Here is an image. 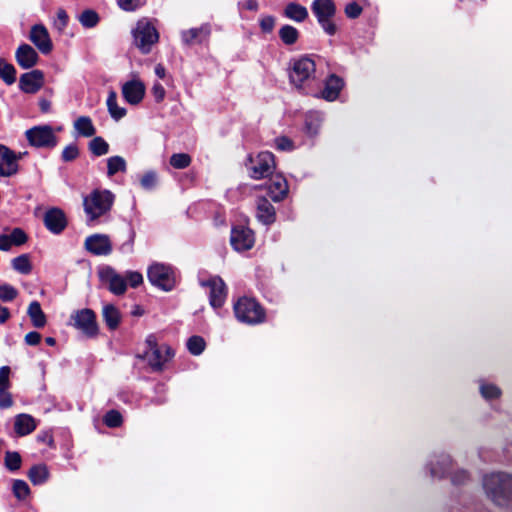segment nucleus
<instances>
[{"instance_id": "obj_22", "label": "nucleus", "mask_w": 512, "mask_h": 512, "mask_svg": "<svg viewBox=\"0 0 512 512\" xmlns=\"http://www.w3.org/2000/svg\"><path fill=\"white\" fill-rule=\"evenodd\" d=\"M256 217L264 225H271L276 220L274 206L265 197H258L256 200Z\"/></svg>"}, {"instance_id": "obj_59", "label": "nucleus", "mask_w": 512, "mask_h": 512, "mask_svg": "<svg viewBox=\"0 0 512 512\" xmlns=\"http://www.w3.org/2000/svg\"><path fill=\"white\" fill-rule=\"evenodd\" d=\"M9 374L10 368L3 366L0 368V388H9Z\"/></svg>"}, {"instance_id": "obj_35", "label": "nucleus", "mask_w": 512, "mask_h": 512, "mask_svg": "<svg viewBox=\"0 0 512 512\" xmlns=\"http://www.w3.org/2000/svg\"><path fill=\"white\" fill-rule=\"evenodd\" d=\"M127 163L122 156H112L107 159V176L112 177L118 172H126Z\"/></svg>"}, {"instance_id": "obj_6", "label": "nucleus", "mask_w": 512, "mask_h": 512, "mask_svg": "<svg viewBox=\"0 0 512 512\" xmlns=\"http://www.w3.org/2000/svg\"><path fill=\"white\" fill-rule=\"evenodd\" d=\"M147 277L150 283L164 291H170L174 288L176 278L172 267L161 264H152L147 271Z\"/></svg>"}, {"instance_id": "obj_42", "label": "nucleus", "mask_w": 512, "mask_h": 512, "mask_svg": "<svg viewBox=\"0 0 512 512\" xmlns=\"http://www.w3.org/2000/svg\"><path fill=\"white\" fill-rule=\"evenodd\" d=\"M206 343L201 336H192L187 341V348L193 355H200L205 349Z\"/></svg>"}, {"instance_id": "obj_33", "label": "nucleus", "mask_w": 512, "mask_h": 512, "mask_svg": "<svg viewBox=\"0 0 512 512\" xmlns=\"http://www.w3.org/2000/svg\"><path fill=\"white\" fill-rule=\"evenodd\" d=\"M107 108H108V111H109L111 117L116 121L123 118L127 113L125 108L118 106L117 93L114 90H111L108 94Z\"/></svg>"}, {"instance_id": "obj_25", "label": "nucleus", "mask_w": 512, "mask_h": 512, "mask_svg": "<svg viewBox=\"0 0 512 512\" xmlns=\"http://www.w3.org/2000/svg\"><path fill=\"white\" fill-rule=\"evenodd\" d=\"M343 80L335 74H331L325 81L324 89L321 92V97L327 101H334L338 98L341 89L343 88Z\"/></svg>"}, {"instance_id": "obj_45", "label": "nucleus", "mask_w": 512, "mask_h": 512, "mask_svg": "<svg viewBox=\"0 0 512 512\" xmlns=\"http://www.w3.org/2000/svg\"><path fill=\"white\" fill-rule=\"evenodd\" d=\"M18 296V291L10 284L0 285V300L3 302H11Z\"/></svg>"}, {"instance_id": "obj_47", "label": "nucleus", "mask_w": 512, "mask_h": 512, "mask_svg": "<svg viewBox=\"0 0 512 512\" xmlns=\"http://www.w3.org/2000/svg\"><path fill=\"white\" fill-rule=\"evenodd\" d=\"M79 156V148L76 144L72 143L67 145L61 154V159L64 162H71L77 159Z\"/></svg>"}, {"instance_id": "obj_56", "label": "nucleus", "mask_w": 512, "mask_h": 512, "mask_svg": "<svg viewBox=\"0 0 512 512\" xmlns=\"http://www.w3.org/2000/svg\"><path fill=\"white\" fill-rule=\"evenodd\" d=\"M68 15L64 9H59L57 11V19L55 21V27L61 31L63 30L67 24H68Z\"/></svg>"}, {"instance_id": "obj_17", "label": "nucleus", "mask_w": 512, "mask_h": 512, "mask_svg": "<svg viewBox=\"0 0 512 512\" xmlns=\"http://www.w3.org/2000/svg\"><path fill=\"white\" fill-rule=\"evenodd\" d=\"M18 157L14 151L0 144V176L10 177L18 172Z\"/></svg>"}, {"instance_id": "obj_53", "label": "nucleus", "mask_w": 512, "mask_h": 512, "mask_svg": "<svg viewBox=\"0 0 512 512\" xmlns=\"http://www.w3.org/2000/svg\"><path fill=\"white\" fill-rule=\"evenodd\" d=\"M260 28L264 33H271L275 27V18L273 16H264L260 19Z\"/></svg>"}, {"instance_id": "obj_10", "label": "nucleus", "mask_w": 512, "mask_h": 512, "mask_svg": "<svg viewBox=\"0 0 512 512\" xmlns=\"http://www.w3.org/2000/svg\"><path fill=\"white\" fill-rule=\"evenodd\" d=\"M314 73V61L309 57H302L293 63L289 77L293 85L297 88H301L302 85L314 75Z\"/></svg>"}, {"instance_id": "obj_38", "label": "nucleus", "mask_w": 512, "mask_h": 512, "mask_svg": "<svg viewBox=\"0 0 512 512\" xmlns=\"http://www.w3.org/2000/svg\"><path fill=\"white\" fill-rule=\"evenodd\" d=\"M89 150L94 156L100 157L109 152V144L100 136L94 137L89 142Z\"/></svg>"}, {"instance_id": "obj_63", "label": "nucleus", "mask_w": 512, "mask_h": 512, "mask_svg": "<svg viewBox=\"0 0 512 512\" xmlns=\"http://www.w3.org/2000/svg\"><path fill=\"white\" fill-rule=\"evenodd\" d=\"M37 440L39 442H43L48 445H52V443H53V437L49 432H42V433L38 434Z\"/></svg>"}, {"instance_id": "obj_5", "label": "nucleus", "mask_w": 512, "mask_h": 512, "mask_svg": "<svg viewBox=\"0 0 512 512\" xmlns=\"http://www.w3.org/2000/svg\"><path fill=\"white\" fill-rule=\"evenodd\" d=\"M134 44L143 53L148 54L152 46L158 42L159 34L155 26L147 19L137 22L133 30Z\"/></svg>"}, {"instance_id": "obj_24", "label": "nucleus", "mask_w": 512, "mask_h": 512, "mask_svg": "<svg viewBox=\"0 0 512 512\" xmlns=\"http://www.w3.org/2000/svg\"><path fill=\"white\" fill-rule=\"evenodd\" d=\"M288 193V183L286 179L281 175H275L269 180L267 186V194L275 201L279 202L283 200Z\"/></svg>"}, {"instance_id": "obj_11", "label": "nucleus", "mask_w": 512, "mask_h": 512, "mask_svg": "<svg viewBox=\"0 0 512 512\" xmlns=\"http://www.w3.org/2000/svg\"><path fill=\"white\" fill-rule=\"evenodd\" d=\"M84 248L93 255L107 256L112 252V243L106 234H93L85 239Z\"/></svg>"}, {"instance_id": "obj_1", "label": "nucleus", "mask_w": 512, "mask_h": 512, "mask_svg": "<svg viewBox=\"0 0 512 512\" xmlns=\"http://www.w3.org/2000/svg\"><path fill=\"white\" fill-rule=\"evenodd\" d=\"M483 487L487 496L499 506L507 505L512 499V476L506 473H491L484 477Z\"/></svg>"}, {"instance_id": "obj_26", "label": "nucleus", "mask_w": 512, "mask_h": 512, "mask_svg": "<svg viewBox=\"0 0 512 512\" xmlns=\"http://www.w3.org/2000/svg\"><path fill=\"white\" fill-rule=\"evenodd\" d=\"M36 421L29 414H19L15 417L14 429L19 436H25L36 429Z\"/></svg>"}, {"instance_id": "obj_46", "label": "nucleus", "mask_w": 512, "mask_h": 512, "mask_svg": "<svg viewBox=\"0 0 512 512\" xmlns=\"http://www.w3.org/2000/svg\"><path fill=\"white\" fill-rule=\"evenodd\" d=\"M141 187L145 190H152L157 185V174L154 171H148L146 172L141 180H140Z\"/></svg>"}, {"instance_id": "obj_13", "label": "nucleus", "mask_w": 512, "mask_h": 512, "mask_svg": "<svg viewBox=\"0 0 512 512\" xmlns=\"http://www.w3.org/2000/svg\"><path fill=\"white\" fill-rule=\"evenodd\" d=\"M103 282L108 284L110 292L115 295H122L127 289V282L124 276L118 274L112 267H105L99 272Z\"/></svg>"}, {"instance_id": "obj_9", "label": "nucleus", "mask_w": 512, "mask_h": 512, "mask_svg": "<svg viewBox=\"0 0 512 512\" xmlns=\"http://www.w3.org/2000/svg\"><path fill=\"white\" fill-rule=\"evenodd\" d=\"M250 175L254 179L270 176L275 169L274 156L270 152H261L255 158H249L247 165Z\"/></svg>"}, {"instance_id": "obj_2", "label": "nucleus", "mask_w": 512, "mask_h": 512, "mask_svg": "<svg viewBox=\"0 0 512 512\" xmlns=\"http://www.w3.org/2000/svg\"><path fill=\"white\" fill-rule=\"evenodd\" d=\"M114 202V194L109 190H93L88 196L84 197V211L89 217V221H94L110 211Z\"/></svg>"}, {"instance_id": "obj_36", "label": "nucleus", "mask_w": 512, "mask_h": 512, "mask_svg": "<svg viewBox=\"0 0 512 512\" xmlns=\"http://www.w3.org/2000/svg\"><path fill=\"white\" fill-rule=\"evenodd\" d=\"M299 31L291 25H283L279 29V37L285 45H293L298 41Z\"/></svg>"}, {"instance_id": "obj_21", "label": "nucleus", "mask_w": 512, "mask_h": 512, "mask_svg": "<svg viewBox=\"0 0 512 512\" xmlns=\"http://www.w3.org/2000/svg\"><path fill=\"white\" fill-rule=\"evenodd\" d=\"M15 58L18 65L23 69H30L34 67L39 60V56L35 49L28 44H21L17 48Z\"/></svg>"}, {"instance_id": "obj_58", "label": "nucleus", "mask_w": 512, "mask_h": 512, "mask_svg": "<svg viewBox=\"0 0 512 512\" xmlns=\"http://www.w3.org/2000/svg\"><path fill=\"white\" fill-rule=\"evenodd\" d=\"M151 91L156 102L159 103L164 100L166 91L162 84H160L159 82L154 83Z\"/></svg>"}, {"instance_id": "obj_30", "label": "nucleus", "mask_w": 512, "mask_h": 512, "mask_svg": "<svg viewBox=\"0 0 512 512\" xmlns=\"http://www.w3.org/2000/svg\"><path fill=\"white\" fill-rule=\"evenodd\" d=\"M103 319L110 330H115L121 321L119 310L112 304H107L103 307Z\"/></svg>"}, {"instance_id": "obj_50", "label": "nucleus", "mask_w": 512, "mask_h": 512, "mask_svg": "<svg viewBox=\"0 0 512 512\" xmlns=\"http://www.w3.org/2000/svg\"><path fill=\"white\" fill-rule=\"evenodd\" d=\"M274 142L275 147L280 151H292L294 149L293 141L286 136L277 137Z\"/></svg>"}, {"instance_id": "obj_28", "label": "nucleus", "mask_w": 512, "mask_h": 512, "mask_svg": "<svg viewBox=\"0 0 512 512\" xmlns=\"http://www.w3.org/2000/svg\"><path fill=\"white\" fill-rule=\"evenodd\" d=\"M284 16L296 22H304L308 17V10L296 2L288 3L283 12Z\"/></svg>"}, {"instance_id": "obj_12", "label": "nucleus", "mask_w": 512, "mask_h": 512, "mask_svg": "<svg viewBox=\"0 0 512 512\" xmlns=\"http://www.w3.org/2000/svg\"><path fill=\"white\" fill-rule=\"evenodd\" d=\"M201 285L210 289L209 301L211 306L213 308H220L227 296L226 285L222 278L214 276L207 281H202Z\"/></svg>"}, {"instance_id": "obj_64", "label": "nucleus", "mask_w": 512, "mask_h": 512, "mask_svg": "<svg viewBox=\"0 0 512 512\" xmlns=\"http://www.w3.org/2000/svg\"><path fill=\"white\" fill-rule=\"evenodd\" d=\"M146 346H147V350L146 351H152L156 348H158V344H157V340H156V337L154 335H149L147 338H146Z\"/></svg>"}, {"instance_id": "obj_29", "label": "nucleus", "mask_w": 512, "mask_h": 512, "mask_svg": "<svg viewBox=\"0 0 512 512\" xmlns=\"http://www.w3.org/2000/svg\"><path fill=\"white\" fill-rule=\"evenodd\" d=\"M27 314L31 319L32 325L36 328H43L46 325V315L41 309L38 301H32L29 304Z\"/></svg>"}, {"instance_id": "obj_23", "label": "nucleus", "mask_w": 512, "mask_h": 512, "mask_svg": "<svg viewBox=\"0 0 512 512\" xmlns=\"http://www.w3.org/2000/svg\"><path fill=\"white\" fill-rule=\"evenodd\" d=\"M211 34V25L209 23L202 24L198 28H191L181 32V38L184 44L192 45L207 40Z\"/></svg>"}, {"instance_id": "obj_31", "label": "nucleus", "mask_w": 512, "mask_h": 512, "mask_svg": "<svg viewBox=\"0 0 512 512\" xmlns=\"http://www.w3.org/2000/svg\"><path fill=\"white\" fill-rule=\"evenodd\" d=\"M27 476L34 485H42L48 480L49 471L46 465L38 464L30 468Z\"/></svg>"}, {"instance_id": "obj_39", "label": "nucleus", "mask_w": 512, "mask_h": 512, "mask_svg": "<svg viewBox=\"0 0 512 512\" xmlns=\"http://www.w3.org/2000/svg\"><path fill=\"white\" fill-rule=\"evenodd\" d=\"M12 267L14 270L21 274H29L32 270V265L27 254H22L12 260Z\"/></svg>"}, {"instance_id": "obj_43", "label": "nucleus", "mask_w": 512, "mask_h": 512, "mask_svg": "<svg viewBox=\"0 0 512 512\" xmlns=\"http://www.w3.org/2000/svg\"><path fill=\"white\" fill-rule=\"evenodd\" d=\"M191 163V157L186 153H175L170 157V165L175 169H184Z\"/></svg>"}, {"instance_id": "obj_62", "label": "nucleus", "mask_w": 512, "mask_h": 512, "mask_svg": "<svg viewBox=\"0 0 512 512\" xmlns=\"http://www.w3.org/2000/svg\"><path fill=\"white\" fill-rule=\"evenodd\" d=\"M467 479L468 474L464 470L458 471L452 476V482L454 484H463Z\"/></svg>"}, {"instance_id": "obj_55", "label": "nucleus", "mask_w": 512, "mask_h": 512, "mask_svg": "<svg viewBox=\"0 0 512 512\" xmlns=\"http://www.w3.org/2000/svg\"><path fill=\"white\" fill-rule=\"evenodd\" d=\"M117 3L125 11H134L141 6L140 0H117Z\"/></svg>"}, {"instance_id": "obj_8", "label": "nucleus", "mask_w": 512, "mask_h": 512, "mask_svg": "<svg viewBox=\"0 0 512 512\" xmlns=\"http://www.w3.org/2000/svg\"><path fill=\"white\" fill-rule=\"evenodd\" d=\"M25 135L29 144L37 148H53L57 144V137L49 125L34 126Z\"/></svg>"}, {"instance_id": "obj_14", "label": "nucleus", "mask_w": 512, "mask_h": 512, "mask_svg": "<svg viewBox=\"0 0 512 512\" xmlns=\"http://www.w3.org/2000/svg\"><path fill=\"white\" fill-rule=\"evenodd\" d=\"M230 242L237 251L249 250L254 244V233L245 226H236L231 231Z\"/></svg>"}, {"instance_id": "obj_27", "label": "nucleus", "mask_w": 512, "mask_h": 512, "mask_svg": "<svg viewBox=\"0 0 512 512\" xmlns=\"http://www.w3.org/2000/svg\"><path fill=\"white\" fill-rule=\"evenodd\" d=\"M452 461L449 455L442 454L437 460L430 462V474L432 477L442 478L450 470Z\"/></svg>"}, {"instance_id": "obj_15", "label": "nucleus", "mask_w": 512, "mask_h": 512, "mask_svg": "<svg viewBox=\"0 0 512 512\" xmlns=\"http://www.w3.org/2000/svg\"><path fill=\"white\" fill-rule=\"evenodd\" d=\"M44 85V73L35 69L22 74L19 78V88L27 94L37 93Z\"/></svg>"}, {"instance_id": "obj_37", "label": "nucleus", "mask_w": 512, "mask_h": 512, "mask_svg": "<svg viewBox=\"0 0 512 512\" xmlns=\"http://www.w3.org/2000/svg\"><path fill=\"white\" fill-rule=\"evenodd\" d=\"M0 78L7 84L12 85L16 81V69L12 64L0 59Z\"/></svg>"}, {"instance_id": "obj_3", "label": "nucleus", "mask_w": 512, "mask_h": 512, "mask_svg": "<svg viewBox=\"0 0 512 512\" xmlns=\"http://www.w3.org/2000/svg\"><path fill=\"white\" fill-rule=\"evenodd\" d=\"M234 314L239 322L248 325L265 321V310L254 298H239L234 304Z\"/></svg>"}, {"instance_id": "obj_16", "label": "nucleus", "mask_w": 512, "mask_h": 512, "mask_svg": "<svg viewBox=\"0 0 512 512\" xmlns=\"http://www.w3.org/2000/svg\"><path fill=\"white\" fill-rule=\"evenodd\" d=\"M29 39L42 54H49L53 49L48 30L42 24L32 26Z\"/></svg>"}, {"instance_id": "obj_41", "label": "nucleus", "mask_w": 512, "mask_h": 512, "mask_svg": "<svg viewBox=\"0 0 512 512\" xmlns=\"http://www.w3.org/2000/svg\"><path fill=\"white\" fill-rule=\"evenodd\" d=\"M22 463L21 456L18 452L7 451L5 454L4 464L9 471H17Z\"/></svg>"}, {"instance_id": "obj_60", "label": "nucleus", "mask_w": 512, "mask_h": 512, "mask_svg": "<svg viewBox=\"0 0 512 512\" xmlns=\"http://www.w3.org/2000/svg\"><path fill=\"white\" fill-rule=\"evenodd\" d=\"M24 340L27 345L35 346L40 343L41 334L36 331L29 332L25 335Z\"/></svg>"}, {"instance_id": "obj_44", "label": "nucleus", "mask_w": 512, "mask_h": 512, "mask_svg": "<svg viewBox=\"0 0 512 512\" xmlns=\"http://www.w3.org/2000/svg\"><path fill=\"white\" fill-rule=\"evenodd\" d=\"M13 493L19 500L25 499L29 493L30 488L28 484L23 480H14L13 482Z\"/></svg>"}, {"instance_id": "obj_49", "label": "nucleus", "mask_w": 512, "mask_h": 512, "mask_svg": "<svg viewBox=\"0 0 512 512\" xmlns=\"http://www.w3.org/2000/svg\"><path fill=\"white\" fill-rule=\"evenodd\" d=\"M104 423L108 427H118L122 423V415L116 410H110L104 417Z\"/></svg>"}, {"instance_id": "obj_19", "label": "nucleus", "mask_w": 512, "mask_h": 512, "mask_svg": "<svg viewBox=\"0 0 512 512\" xmlns=\"http://www.w3.org/2000/svg\"><path fill=\"white\" fill-rule=\"evenodd\" d=\"M173 356V351L168 346L158 347L152 351H145L142 356L143 359H147L148 364L153 371H161L163 365Z\"/></svg>"}, {"instance_id": "obj_54", "label": "nucleus", "mask_w": 512, "mask_h": 512, "mask_svg": "<svg viewBox=\"0 0 512 512\" xmlns=\"http://www.w3.org/2000/svg\"><path fill=\"white\" fill-rule=\"evenodd\" d=\"M362 8L356 2H351L345 7V14L348 18L355 19L360 16Z\"/></svg>"}, {"instance_id": "obj_51", "label": "nucleus", "mask_w": 512, "mask_h": 512, "mask_svg": "<svg viewBox=\"0 0 512 512\" xmlns=\"http://www.w3.org/2000/svg\"><path fill=\"white\" fill-rule=\"evenodd\" d=\"M11 237V243L12 245H22L27 241V235L25 232L20 228H15L9 235Z\"/></svg>"}, {"instance_id": "obj_34", "label": "nucleus", "mask_w": 512, "mask_h": 512, "mask_svg": "<svg viewBox=\"0 0 512 512\" xmlns=\"http://www.w3.org/2000/svg\"><path fill=\"white\" fill-rule=\"evenodd\" d=\"M322 121V115L318 112H311L307 114L305 119V130L307 134L310 136L317 135L320 130Z\"/></svg>"}, {"instance_id": "obj_20", "label": "nucleus", "mask_w": 512, "mask_h": 512, "mask_svg": "<svg viewBox=\"0 0 512 512\" xmlns=\"http://www.w3.org/2000/svg\"><path fill=\"white\" fill-rule=\"evenodd\" d=\"M122 95L131 105L139 104L145 95V85L140 80H130L123 84Z\"/></svg>"}, {"instance_id": "obj_32", "label": "nucleus", "mask_w": 512, "mask_h": 512, "mask_svg": "<svg viewBox=\"0 0 512 512\" xmlns=\"http://www.w3.org/2000/svg\"><path fill=\"white\" fill-rule=\"evenodd\" d=\"M74 128L84 137H92L96 133L92 120L88 116H80L77 118L74 122Z\"/></svg>"}, {"instance_id": "obj_18", "label": "nucleus", "mask_w": 512, "mask_h": 512, "mask_svg": "<svg viewBox=\"0 0 512 512\" xmlns=\"http://www.w3.org/2000/svg\"><path fill=\"white\" fill-rule=\"evenodd\" d=\"M45 227L53 234H60L67 226V219L60 208H50L44 215Z\"/></svg>"}, {"instance_id": "obj_52", "label": "nucleus", "mask_w": 512, "mask_h": 512, "mask_svg": "<svg viewBox=\"0 0 512 512\" xmlns=\"http://www.w3.org/2000/svg\"><path fill=\"white\" fill-rule=\"evenodd\" d=\"M126 282L133 288L138 287L143 282V276L137 271H128L125 275Z\"/></svg>"}, {"instance_id": "obj_61", "label": "nucleus", "mask_w": 512, "mask_h": 512, "mask_svg": "<svg viewBox=\"0 0 512 512\" xmlns=\"http://www.w3.org/2000/svg\"><path fill=\"white\" fill-rule=\"evenodd\" d=\"M11 246H12L11 237L6 234H1L0 235V250L8 251V250H10Z\"/></svg>"}, {"instance_id": "obj_57", "label": "nucleus", "mask_w": 512, "mask_h": 512, "mask_svg": "<svg viewBox=\"0 0 512 512\" xmlns=\"http://www.w3.org/2000/svg\"><path fill=\"white\" fill-rule=\"evenodd\" d=\"M13 404L8 388H0V408H9Z\"/></svg>"}, {"instance_id": "obj_4", "label": "nucleus", "mask_w": 512, "mask_h": 512, "mask_svg": "<svg viewBox=\"0 0 512 512\" xmlns=\"http://www.w3.org/2000/svg\"><path fill=\"white\" fill-rule=\"evenodd\" d=\"M311 10L326 34L333 36L337 33L338 28L333 21L336 15V5L332 0H314Z\"/></svg>"}, {"instance_id": "obj_40", "label": "nucleus", "mask_w": 512, "mask_h": 512, "mask_svg": "<svg viewBox=\"0 0 512 512\" xmlns=\"http://www.w3.org/2000/svg\"><path fill=\"white\" fill-rule=\"evenodd\" d=\"M79 22L85 28H93L98 24L99 16L94 10L87 9L79 15Z\"/></svg>"}, {"instance_id": "obj_7", "label": "nucleus", "mask_w": 512, "mask_h": 512, "mask_svg": "<svg viewBox=\"0 0 512 512\" xmlns=\"http://www.w3.org/2000/svg\"><path fill=\"white\" fill-rule=\"evenodd\" d=\"M72 325L87 337H95L98 334L96 314L93 310L85 308L73 312L70 316Z\"/></svg>"}, {"instance_id": "obj_48", "label": "nucleus", "mask_w": 512, "mask_h": 512, "mask_svg": "<svg viewBox=\"0 0 512 512\" xmlns=\"http://www.w3.org/2000/svg\"><path fill=\"white\" fill-rule=\"evenodd\" d=\"M481 395L485 399H494L500 396V389L493 384H482L480 386Z\"/></svg>"}]
</instances>
